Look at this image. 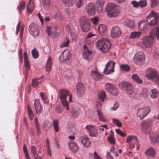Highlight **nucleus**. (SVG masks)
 Listing matches in <instances>:
<instances>
[{
    "instance_id": "nucleus-1",
    "label": "nucleus",
    "mask_w": 159,
    "mask_h": 159,
    "mask_svg": "<svg viewBox=\"0 0 159 159\" xmlns=\"http://www.w3.org/2000/svg\"><path fill=\"white\" fill-rule=\"evenodd\" d=\"M155 31V30H152L149 35L143 36L142 38V42L138 43V45L142 48H151L153 44Z\"/></svg>"
},
{
    "instance_id": "nucleus-2",
    "label": "nucleus",
    "mask_w": 159,
    "mask_h": 159,
    "mask_svg": "<svg viewBox=\"0 0 159 159\" xmlns=\"http://www.w3.org/2000/svg\"><path fill=\"white\" fill-rule=\"evenodd\" d=\"M95 47L97 49L100 50L102 53H105L109 50L111 44L108 39L102 38L95 43Z\"/></svg>"
},
{
    "instance_id": "nucleus-3",
    "label": "nucleus",
    "mask_w": 159,
    "mask_h": 159,
    "mask_svg": "<svg viewBox=\"0 0 159 159\" xmlns=\"http://www.w3.org/2000/svg\"><path fill=\"white\" fill-rule=\"evenodd\" d=\"M106 11L107 16L110 17H115L120 12V10L118 6L113 3H108L106 7Z\"/></svg>"
},
{
    "instance_id": "nucleus-4",
    "label": "nucleus",
    "mask_w": 159,
    "mask_h": 159,
    "mask_svg": "<svg viewBox=\"0 0 159 159\" xmlns=\"http://www.w3.org/2000/svg\"><path fill=\"white\" fill-rule=\"evenodd\" d=\"M159 19V14L153 11L149 13L146 18V20L149 26H153L157 23Z\"/></svg>"
},
{
    "instance_id": "nucleus-5",
    "label": "nucleus",
    "mask_w": 159,
    "mask_h": 159,
    "mask_svg": "<svg viewBox=\"0 0 159 159\" xmlns=\"http://www.w3.org/2000/svg\"><path fill=\"white\" fill-rule=\"evenodd\" d=\"M146 76L159 84V76L154 69L151 68H148L146 71Z\"/></svg>"
},
{
    "instance_id": "nucleus-6",
    "label": "nucleus",
    "mask_w": 159,
    "mask_h": 159,
    "mask_svg": "<svg viewBox=\"0 0 159 159\" xmlns=\"http://www.w3.org/2000/svg\"><path fill=\"white\" fill-rule=\"evenodd\" d=\"M79 21L83 31L84 32L88 31L90 27L89 20L85 17L82 16L80 18Z\"/></svg>"
},
{
    "instance_id": "nucleus-7",
    "label": "nucleus",
    "mask_w": 159,
    "mask_h": 159,
    "mask_svg": "<svg viewBox=\"0 0 159 159\" xmlns=\"http://www.w3.org/2000/svg\"><path fill=\"white\" fill-rule=\"evenodd\" d=\"M106 90L111 94L113 96L117 95L119 91L118 88L112 84L107 83L105 84Z\"/></svg>"
},
{
    "instance_id": "nucleus-8",
    "label": "nucleus",
    "mask_w": 159,
    "mask_h": 159,
    "mask_svg": "<svg viewBox=\"0 0 159 159\" xmlns=\"http://www.w3.org/2000/svg\"><path fill=\"white\" fill-rule=\"evenodd\" d=\"M133 59L136 64L140 65L145 60L144 54L143 52H139L135 54Z\"/></svg>"
},
{
    "instance_id": "nucleus-9",
    "label": "nucleus",
    "mask_w": 159,
    "mask_h": 159,
    "mask_svg": "<svg viewBox=\"0 0 159 159\" xmlns=\"http://www.w3.org/2000/svg\"><path fill=\"white\" fill-rule=\"evenodd\" d=\"M119 87L121 89L125 88L127 93L129 94L134 93L133 86L132 84L126 82H123L119 83Z\"/></svg>"
},
{
    "instance_id": "nucleus-10",
    "label": "nucleus",
    "mask_w": 159,
    "mask_h": 159,
    "mask_svg": "<svg viewBox=\"0 0 159 159\" xmlns=\"http://www.w3.org/2000/svg\"><path fill=\"white\" fill-rule=\"evenodd\" d=\"M71 57V54L70 51L67 49L64 51L61 54L59 60L60 62H64L69 61Z\"/></svg>"
},
{
    "instance_id": "nucleus-11",
    "label": "nucleus",
    "mask_w": 159,
    "mask_h": 159,
    "mask_svg": "<svg viewBox=\"0 0 159 159\" xmlns=\"http://www.w3.org/2000/svg\"><path fill=\"white\" fill-rule=\"evenodd\" d=\"M115 63L113 61H110L106 64L103 73L106 75L111 74L114 71Z\"/></svg>"
},
{
    "instance_id": "nucleus-12",
    "label": "nucleus",
    "mask_w": 159,
    "mask_h": 159,
    "mask_svg": "<svg viewBox=\"0 0 159 159\" xmlns=\"http://www.w3.org/2000/svg\"><path fill=\"white\" fill-rule=\"evenodd\" d=\"M58 93L60 99H66L68 98V99H72L71 94L66 89H60L59 90Z\"/></svg>"
},
{
    "instance_id": "nucleus-13",
    "label": "nucleus",
    "mask_w": 159,
    "mask_h": 159,
    "mask_svg": "<svg viewBox=\"0 0 159 159\" xmlns=\"http://www.w3.org/2000/svg\"><path fill=\"white\" fill-rule=\"evenodd\" d=\"M150 110V108L148 107L139 108L137 111V116L140 119H143L149 113Z\"/></svg>"
},
{
    "instance_id": "nucleus-14",
    "label": "nucleus",
    "mask_w": 159,
    "mask_h": 159,
    "mask_svg": "<svg viewBox=\"0 0 159 159\" xmlns=\"http://www.w3.org/2000/svg\"><path fill=\"white\" fill-rule=\"evenodd\" d=\"M85 128L90 136L94 137L97 136L98 132L97 129L94 126L92 125H87Z\"/></svg>"
},
{
    "instance_id": "nucleus-15",
    "label": "nucleus",
    "mask_w": 159,
    "mask_h": 159,
    "mask_svg": "<svg viewBox=\"0 0 159 159\" xmlns=\"http://www.w3.org/2000/svg\"><path fill=\"white\" fill-rule=\"evenodd\" d=\"M57 26H47V32L49 36L54 38L58 35V33L56 31Z\"/></svg>"
},
{
    "instance_id": "nucleus-16",
    "label": "nucleus",
    "mask_w": 159,
    "mask_h": 159,
    "mask_svg": "<svg viewBox=\"0 0 159 159\" xmlns=\"http://www.w3.org/2000/svg\"><path fill=\"white\" fill-rule=\"evenodd\" d=\"M29 30L30 34L33 36H36L39 34V30L38 25L34 23H32L29 26Z\"/></svg>"
},
{
    "instance_id": "nucleus-17",
    "label": "nucleus",
    "mask_w": 159,
    "mask_h": 159,
    "mask_svg": "<svg viewBox=\"0 0 159 159\" xmlns=\"http://www.w3.org/2000/svg\"><path fill=\"white\" fill-rule=\"evenodd\" d=\"M121 34L120 28L117 26H114L111 30V36L113 38H116L120 36Z\"/></svg>"
},
{
    "instance_id": "nucleus-18",
    "label": "nucleus",
    "mask_w": 159,
    "mask_h": 159,
    "mask_svg": "<svg viewBox=\"0 0 159 159\" xmlns=\"http://www.w3.org/2000/svg\"><path fill=\"white\" fill-rule=\"evenodd\" d=\"M77 95L79 96H83L84 93L85 89L83 84L81 82L78 83L76 87Z\"/></svg>"
},
{
    "instance_id": "nucleus-19",
    "label": "nucleus",
    "mask_w": 159,
    "mask_h": 159,
    "mask_svg": "<svg viewBox=\"0 0 159 159\" xmlns=\"http://www.w3.org/2000/svg\"><path fill=\"white\" fill-rule=\"evenodd\" d=\"M90 75L95 80H99L102 78L101 75L97 72L96 67H94L91 70Z\"/></svg>"
},
{
    "instance_id": "nucleus-20",
    "label": "nucleus",
    "mask_w": 159,
    "mask_h": 159,
    "mask_svg": "<svg viewBox=\"0 0 159 159\" xmlns=\"http://www.w3.org/2000/svg\"><path fill=\"white\" fill-rule=\"evenodd\" d=\"M85 9L87 13L89 15H93L94 14L95 11L94 5L93 3H89L86 5Z\"/></svg>"
},
{
    "instance_id": "nucleus-21",
    "label": "nucleus",
    "mask_w": 159,
    "mask_h": 159,
    "mask_svg": "<svg viewBox=\"0 0 159 159\" xmlns=\"http://www.w3.org/2000/svg\"><path fill=\"white\" fill-rule=\"evenodd\" d=\"M68 145L70 150L73 152H76L79 148V147L77 144L73 141H70L68 143Z\"/></svg>"
},
{
    "instance_id": "nucleus-22",
    "label": "nucleus",
    "mask_w": 159,
    "mask_h": 159,
    "mask_svg": "<svg viewBox=\"0 0 159 159\" xmlns=\"http://www.w3.org/2000/svg\"><path fill=\"white\" fill-rule=\"evenodd\" d=\"M104 4V1L103 0H97L96 1V9L98 13H101L102 12Z\"/></svg>"
},
{
    "instance_id": "nucleus-23",
    "label": "nucleus",
    "mask_w": 159,
    "mask_h": 159,
    "mask_svg": "<svg viewBox=\"0 0 159 159\" xmlns=\"http://www.w3.org/2000/svg\"><path fill=\"white\" fill-rule=\"evenodd\" d=\"M139 29L141 31L145 32L149 29V25L145 21H140L138 23Z\"/></svg>"
},
{
    "instance_id": "nucleus-24",
    "label": "nucleus",
    "mask_w": 159,
    "mask_h": 159,
    "mask_svg": "<svg viewBox=\"0 0 159 159\" xmlns=\"http://www.w3.org/2000/svg\"><path fill=\"white\" fill-rule=\"evenodd\" d=\"M83 57L86 60H88L89 56L91 54V51H90L87 48L86 45L83 46Z\"/></svg>"
},
{
    "instance_id": "nucleus-25",
    "label": "nucleus",
    "mask_w": 159,
    "mask_h": 159,
    "mask_svg": "<svg viewBox=\"0 0 159 159\" xmlns=\"http://www.w3.org/2000/svg\"><path fill=\"white\" fill-rule=\"evenodd\" d=\"M80 139L82 144L86 147H88L90 146L91 142L88 137L81 136Z\"/></svg>"
},
{
    "instance_id": "nucleus-26",
    "label": "nucleus",
    "mask_w": 159,
    "mask_h": 159,
    "mask_svg": "<svg viewBox=\"0 0 159 159\" xmlns=\"http://www.w3.org/2000/svg\"><path fill=\"white\" fill-rule=\"evenodd\" d=\"M42 77H40L39 78H35L33 79L32 81V85L33 87H37L41 82Z\"/></svg>"
},
{
    "instance_id": "nucleus-27",
    "label": "nucleus",
    "mask_w": 159,
    "mask_h": 159,
    "mask_svg": "<svg viewBox=\"0 0 159 159\" xmlns=\"http://www.w3.org/2000/svg\"><path fill=\"white\" fill-rule=\"evenodd\" d=\"M34 104L35 110L37 113H39L42 110V107L41 105L39 100H35Z\"/></svg>"
},
{
    "instance_id": "nucleus-28",
    "label": "nucleus",
    "mask_w": 159,
    "mask_h": 159,
    "mask_svg": "<svg viewBox=\"0 0 159 159\" xmlns=\"http://www.w3.org/2000/svg\"><path fill=\"white\" fill-rule=\"evenodd\" d=\"M124 23L125 25L129 28H133L135 26L134 21L132 20L126 19L125 20Z\"/></svg>"
},
{
    "instance_id": "nucleus-29",
    "label": "nucleus",
    "mask_w": 159,
    "mask_h": 159,
    "mask_svg": "<svg viewBox=\"0 0 159 159\" xmlns=\"http://www.w3.org/2000/svg\"><path fill=\"white\" fill-rule=\"evenodd\" d=\"M145 153L147 156L152 157L155 156V150L154 149L152 148H149L145 152Z\"/></svg>"
},
{
    "instance_id": "nucleus-30",
    "label": "nucleus",
    "mask_w": 159,
    "mask_h": 159,
    "mask_svg": "<svg viewBox=\"0 0 159 159\" xmlns=\"http://www.w3.org/2000/svg\"><path fill=\"white\" fill-rule=\"evenodd\" d=\"M34 6L33 2L30 0L27 4L26 7V11L28 13H30L34 10Z\"/></svg>"
},
{
    "instance_id": "nucleus-31",
    "label": "nucleus",
    "mask_w": 159,
    "mask_h": 159,
    "mask_svg": "<svg viewBox=\"0 0 159 159\" xmlns=\"http://www.w3.org/2000/svg\"><path fill=\"white\" fill-rule=\"evenodd\" d=\"M52 65V59L50 57H49L47 61L45 69L46 71H50Z\"/></svg>"
},
{
    "instance_id": "nucleus-32",
    "label": "nucleus",
    "mask_w": 159,
    "mask_h": 159,
    "mask_svg": "<svg viewBox=\"0 0 159 159\" xmlns=\"http://www.w3.org/2000/svg\"><path fill=\"white\" fill-rule=\"evenodd\" d=\"M70 43V40L68 38H66L62 40L60 44V48L67 47Z\"/></svg>"
},
{
    "instance_id": "nucleus-33",
    "label": "nucleus",
    "mask_w": 159,
    "mask_h": 159,
    "mask_svg": "<svg viewBox=\"0 0 159 159\" xmlns=\"http://www.w3.org/2000/svg\"><path fill=\"white\" fill-rule=\"evenodd\" d=\"M141 34L139 31H134L131 33L129 38L132 39H136L139 38Z\"/></svg>"
},
{
    "instance_id": "nucleus-34",
    "label": "nucleus",
    "mask_w": 159,
    "mask_h": 159,
    "mask_svg": "<svg viewBox=\"0 0 159 159\" xmlns=\"http://www.w3.org/2000/svg\"><path fill=\"white\" fill-rule=\"evenodd\" d=\"M98 30L100 34L104 33L107 30L106 26L105 25L101 24L99 25L98 27Z\"/></svg>"
},
{
    "instance_id": "nucleus-35",
    "label": "nucleus",
    "mask_w": 159,
    "mask_h": 159,
    "mask_svg": "<svg viewBox=\"0 0 159 159\" xmlns=\"http://www.w3.org/2000/svg\"><path fill=\"white\" fill-rule=\"evenodd\" d=\"M131 77L133 81L138 84H142L143 82L142 80L140 79V77L137 74L133 75Z\"/></svg>"
},
{
    "instance_id": "nucleus-36",
    "label": "nucleus",
    "mask_w": 159,
    "mask_h": 159,
    "mask_svg": "<svg viewBox=\"0 0 159 159\" xmlns=\"http://www.w3.org/2000/svg\"><path fill=\"white\" fill-rule=\"evenodd\" d=\"M132 141H134L135 142V141L137 142L138 141V139L137 137L134 135H129L127 136L126 140V142L129 143Z\"/></svg>"
},
{
    "instance_id": "nucleus-37",
    "label": "nucleus",
    "mask_w": 159,
    "mask_h": 159,
    "mask_svg": "<svg viewBox=\"0 0 159 159\" xmlns=\"http://www.w3.org/2000/svg\"><path fill=\"white\" fill-rule=\"evenodd\" d=\"M34 123L35 128L37 131V134L38 136H40L41 132L39 127V122L37 118L34 119Z\"/></svg>"
},
{
    "instance_id": "nucleus-38",
    "label": "nucleus",
    "mask_w": 159,
    "mask_h": 159,
    "mask_svg": "<svg viewBox=\"0 0 159 159\" xmlns=\"http://www.w3.org/2000/svg\"><path fill=\"white\" fill-rule=\"evenodd\" d=\"M98 99H105L107 98L106 93L103 91H101L98 93Z\"/></svg>"
},
{
    "instance_id": "nucleus-39",
    "label": "nucleus",
    "mask_w": 159,
    "mask_h": 159,
    "mask_svg": "<svg viewBox=\"0 0 159 159\" xmlns=\"http://www.w3.org/2000/svg\"><path fill=\"white\" fill-rule=\"evenodd\" d=\"M61 102L62 105L65 107H66V109L69 110V102H72V100H69V101L67 100H61Z\"/></svg>"
},
{
    "instance_id": "nucleus-40",
    "label": "nucleus",
    "mask_w": 159,
    "mask_h": 159,
    "mask_svg": "<svg viewBox=\"0 0 159 159\" xmlns=\"http://www.w3.org/2000/svg\"><path fill=\"white\" fill-rule=\"evenodd\" d=\"M52 124L55 131L56 132H58L59 131V128L58 120H53Z\"/></svg>"
},
{
    "instance_id": "nucleus-41",
    "label": "nucleus",
    "mask_w": 159,
    "mask_h": 159,
    "mask_svg": "<svg viewBox=\"0 0 159 159\" xmlns=\"http://www.w3.org/2000/svg\"><path fill=\"white\" fill-rule=\"evenodd\" d=\"M148 89L146 88H143L140 94V96L142 98H146L148 96Z\"/></svg>"
},
{
    "instance_id": "nucleus-42",
    "label": "nucleus",
    "mask_w": 159,
    "mask_h": 159,
    "mask_svg": "<svg viewBox=\"0 0 159 159\" xmlns=\"http://www.w3.org/2000/svg\"><path fill=\"white\" fill-rule=\"evenodd\" d=\"M150 139L151 140V142L154 143H158L159 142V136L154 134L152 137H150Z\"/></svg>"
},
{
    "instance_id": "nucleus-43",
    "label": "nucleus",
    "mask_w": 159,
    "mask_h": 159,
    "mask_svg": "<svg viewBox=\"0 0 159 159\" xmlns=\"http://www.w3.org/2000/svg\"><path fill=\"white\" fill-rule=\"evenodd\" d=\"M52 126L51 123L49 121H45L43 124V128L46 130H48Z\"/></svg>"
},
{
    "instance_id": "nucleus-44",
    "label": "nucleus",
    "mask_w": 159,
    "mask_h": 159,
    "mask_svg": "<svg viewBox=\"0 0 159 159\" xmlns=\"http://www.w3.org/2000/svg\"><path fill=\"white\" fill-rule=\"evenodd\" d=\"M62 16L60 12L57 11L54 12L52 16L53 18L57 20H60L61 19Z\"/></svg>"
},
{
    "instance_id": "nucleus-45",
    "label": "nucleus",
    "mask_w": 159,
    "mask_h": 159,
    "mask_svg": "<svg viewBox=\"0 0 159 159\" xmlns=\"http://www.w3.org/2000/svg\"><path fill=\"white\" fill-rule=\"evenodd\" d=\"M151 97L152 98L155 99L158 94V92L157 90L156 89H153L151 90Z\"/></svg>"
},
{
    "instance_id": "nucleus-46",
    "label": "nucleus",
    "mask_w": 159,
    "mask_h": 159,
    "mask_svg": "<svg viewBox=\"0 0 159 159\" xmlns=\"http://www.w3.org/2000/svg\"><path fill=\"white\" fill-rule=\"evenodd\" d=\"M62 2L67 7H70L72 6L74 2L73 0H61Z\"/></svg>"
},
{
    "instance_id": "nucleus-47",
    "label": "nucleus",
    "mask_w": 159,
    "mask_h": 159,
    "mask_svg": "<svg viewBox=\"0 0 159 159\" xmlns=\"http://www.w3.org/2000/svg\"><path fill=\"white\" fill-rule=\"evenodd\" d=\"M120 69L125 71H129L130 70L129 66L127 64H122L120 66Z\"/></svg>"
},
{
    "instance_id": "nucleus-48",
    "label": "nucleus",
    "mask_w": 159,
    "mask_h": 159,
    "mask_svg": "<svg viewBox=\"0 0 159 159\" xmlns=\"http://www.w3.org/2000/svg\"><path fill=\"white\" fill-rule=\"evenodd\" d=\"M97 111L99 120L102 122H106V120L105 119L101 112L98 110Z\"/></svg>"
},
{
    "instance_id": "nucleus-49",
    "label": "nucleus",
    "mask_w": 159,
    "mask_h": 159,
    "mask_svg": "<svg viewBox=\"0 0 159 159\" xmlns=\"http://www.w3.org/2000/svg\"><path fill=\"white\" fill-rule=\"evenodd\" d=\"M28 115L30 119L32 120L33 119L34 115L31 109L29 106H27Z\"/></svg>"
},
{
    "instance_id": "nucleus-50",
    "label": "nucleus",
    "mask_w": 159,
    "mask_h": 159,
    "mask_svg": "<svg viewBox=\"0 0 159 159\" xmlns=\"http://www.w3.org/2000/svg\"><path fill=\"white\" fill-rule=\"evenodd\" d=\"M67 28L70 34L74 32L75 29L72 24H69L67 25Z\"/></svg>"
},
{
    "instance_id": "nucleus-51",
    "label": "nucleus",
    "mask_w": 159,
    "mask_h": 159,
    "mask_svg": "<svg viewBox=\"0 0 159 159\" xmlns=\"http://www.w3.org/2000/svg\"><path fill=\"white\" fill-rule=\"evenodd\" d=\"M107 140L108 141L112 144H114L115 143V141L113 135L112 134L110 136H109L107 138Z\"/></svg>"
},
{
    "instance_id": "nucleus-52",
    "label": "nucleus",
    "mask_w": 159,
    "mask_h": 159,
    "mask_svg": "<svg viewBox=\"0 0 159 159\" xmlns=\"http://www.w3.org/2000/svg\"><path fill=\"white\" fill-rule=\"evenodd\" d=\"M31 53L33 57L35 59L39 57V54L35 49H33L32 50Z\"/></svg>"
},
{
    "instance_id": "nucleus-53",
    "label": "nucleus",
    "mask_w": 159,
    "mask_h": 159,
    "mask_svg": "<svg viewBox=\"0 0 159 159\" xmlns=\"http://www.w3.org/2000/svg\"><path fill=\"white\" fill-rule=\"evenodd\" d=\"M139 7H145L147 4V1L146 0H142L139 2Z\"/></svg>"
},
{
    "instance_id": "nucleus-54",
    "label": "nucleus",
    "mask_w": 159,
    "mask_h": 159,
    "mask_svg": "<svg viewBox=\"0 0 159 159\" xmlns=\"http://www.w3.org/2000/svg\"><path fill=\"white\" fill-rule=\"evenodd\" d=\"M24 66L25 71L26 72H28L30 69L29 62L28 60L24 61Z\"/></svg>"
},
{
    "instance_id": "nucleus-55",
    "label": "nucleus",
    "mask_w": 159,
    "mask_h": 159,
    "mask_svg": "<svg viewBox=\"0 0 159 159\" xmlns=\"http://www.w3.org/2000/svg\"><path fill=\"white\" fill-rule=\"evenodd\" d=\"M26 2L25 1H22L21 2L18 7V10L20 11V12H21V11L24 9Z\"/></svg>"
},
{
    "instance_id": "nucleus-56",
    "label": "nucleus",
    "mask_w": 159,
    "mask_h": 159,
    "mask_svg": "<svg viewBox=\"0 0 159 159\" xmlns=\"http://www.w3.org/2000/svg\"><path fill=\"white\" fill-rule=\"evenodd\" d=\"M112 121L117 126L119 127H121L122 126V124L118 120L116 119H113Z\"/></svg>"
},
{
    "instance_id": "nucleus-57",
    "label": "nucleus",
    "mask_w": 159,
    "mask_h": 159,
    "mask_svg": "<svg viewBox=\"0 0 159 159\" xmlns=\"http://www.w3.org/2000/svg\"><path fill=\"white\" fill-rule=\"evenodd\" d=\"M116 132L122 137H124L126 136V134L124 132L121 131L120 129H115Z\"/></svg>"
},
{
    "instance_id": "nucleus-58",
    "label": "nucleus",
    "mask_w": 159,
    "mask_h": 159,
    "mask_svg": "<svg viewBox=\"0 0 159 159\" xmlns=\"http://www.w3.org/2000/svg\"><path fill=\"white\" fill-rule=\"evenodd\" d=\"M77 6L80 8L83 5V0H75Z\"/></svg>"
},
{
    "instance_id": "nucleus-59",
    "label": "nucleus",
    "mask_w": 159,
    "mask_h": 159,
    "mask_svg": "<svg viewBox=\"0 0 159 159\" xmlns=\"http://www.w3.org/2000/svg\"><path fill=\"white\" fill-rule=\"evenodd\" d=\"M91 21L94 24L97 25L98 24V18L97 17H94L91 19Z\"/></svg>"
},
{
    "instance_id": "nucleus-60",
    "label": "nucleus",
    "mask_w": 159,
    "mask_h": 159,
    "mask_svg": "<svg viewBox=\"0 0 159 159\" xmlns=\"http://www.w3.org/2000/svg\"><path fill=\"white\" fill-rule=\"evenodd\" d=\"M79 110H73L72 112V114L73 117L75 118H76L79 114Z\"/></svg>"
},
{
    "instance_id": "nucleus-61",
    "label": "nucleus",
    "mask_w": 159,
    "mask_h": 159,
    "mask_svg": "<svg viewBox=\"0 0 159 159\" xmlns=\"http://www.w3.org/2000/svg\"><path fill=\"white\" fill-rule=\"evenodd\" d=\"M157 0H151V6L155 7L158 5Z\"/></svg>"
},
{
    "instance_id": "nucleus-62",
    "label": "nucleus",
    "mask_w": 159,
    "mask_h": 159,
    "mask_svg": "<svg viewBox=\"0 0 159 159\" xmlns=\"http://www.w3.org/2000/svg\"><path fill=\"white\" fill-rule=\"evenodd\" d=\"M56 110L57 113L60 114L63 111L64 109L61 107L57 106L56 107Z\"/></svg>"
},
{
    "instance_id": "nucleus-63",
    "label": "nucleus",
    "mask_w": 159,
    "mask_h": 159,
    "mask_svg": "<svg viewBox=\"0 0 159 159\" xmlns=\"http://www.w3.org/2000/svg\"><path fill=\"white\" fill-rule=\"evenodd\" d=\"M40 95L42 99H46L48 98L47 96L44 92H41L40 93Z\"/></svg>"
},
{
    "instance_id": "nucleus-64",
    "label": "nucleus",
    "mask_w": 159,
    "mask_h": 159,
    "mask_svg": "<svg viewBox=\"0 0 159 159\" xmlns=\"http://www.w3.org/2000/svg\"><path fill=\"white\" fill-rule=\"evenodd\" d=\"M44 6L45 7H48L50 4V1L49 0H44L43 2Z\"/></svg>"
}]
</instances>
